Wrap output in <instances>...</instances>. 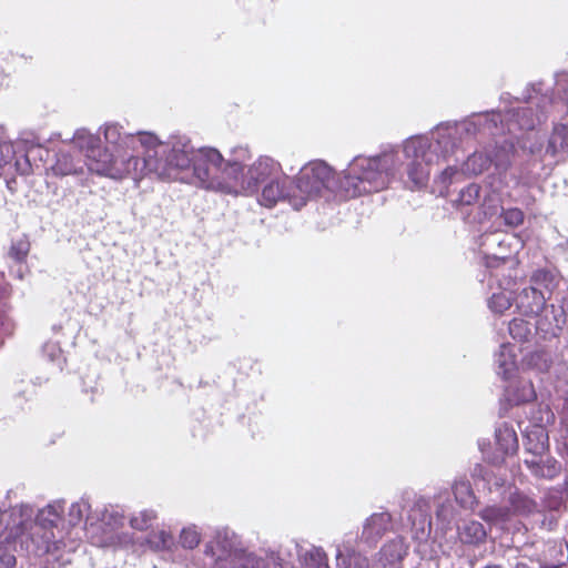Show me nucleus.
<instances>
[{
  "label": "nucleus",
  "instance_id": "obj_1",
  "mask_svg": "<svg viewBox=\"0 0 568 568\" xmlns=\"http://www.w3.org/2000/svg\"><path fill=\"white\" fill-rule=\"evenodd\" d=\"M521 99L526 105L509 111L506 116L496 110L473 113L460 122H440L430 135L406 139L407 186L410 190L426 186L432 166L448 161L465 140L498 136L506 130L511 133L515 126L531 131L559 110L552 89L544 81L529 83Z\"/></svg>",
  "mask_w": 568,
  "mask_h": 568
},
{
  "label": "nucleus",
  "instance_id": "obj_2",
  "mask_svg": "<svg viewBox=\"0 0 568 568\" xmlns=\"http://www.w3.org/2000/svg\"><path fill=\"white\" fill-rule=\"evenodd\" d=\"M407 163L404 145L402 151L388 146L374 156L357 155L341 174L322 160L311 161L301 168L294 181L297 196L293 199V209L301 210L311 197L348 199L382 191L403 171L407 173Z\"/></svg>",
  "mask_w": 568,
  "mask_h": 568
},
{
  "label": "nucleus",
  "instance_id": "obj_3",
  "mask_svg": "<svg viewBox=\"0 0 568 568\" xmlns=\"http://www.w3.org/2000/svg\"><path fill=\"white\" fill-rule=\"evenodd\" d=\"M246 155V148L239 146L232 150L231 158L224 160L219 150L210 146L196 149L191 162L190 183L206 190L224 193L234 192L233 179L239 176L241 160Z\"/></svg>",
  "mask_w": 568,
  "mask_h": 568
},
{
  "label": "nucleus",
  "instance_id": "obj_4",
  "mask_svg": "<svg viewBox=\"0 0 568 568\" xmlns=\"http://www.w3.org/2000/svg\"><path fill=\"white\" fill-rule=\"evenodd\" d=\"M196 149L185 135L171 136L168 141L148 143L141 156V179L152 173L161 179L186 180Z\"/></svg>",
  "mask_w": 568,
  "mask_h": 568
},
{
  "label": "nucleus",
  "instance_id": "obj_5",
  "mask_svg": "<svg viewBox=\"0 0 568 568\" xmlns=\"http://www.w3.org/2000/svg\"><path fill=\"white\" fill-rule=\"evenodd\" d=\"M287 568L278 551L270 550L260 557L240 547L234 532L219 530L204 547L205 568Z\"/></svg>",
  "mask_w": 568,
  "mask_h": 568
},
{
  "label": "nucleus",
  "instance_id": "obj_6",
  "mask_svg": "<svg viewBox=\"0 0 568 568\" xmlns=\"http://www.w3.org/2000/svg\"><path fill=\"white\" fill-rule=\"evenodd\" d=\"M141 156L129 152L116 153L110 146L100 145L91 151L85 160L87 173L92 172L114 180L131 178L134 182L141 180Z\"/></svg>",
  "mask_w": 568,
  "mask_h": 568
},
{
  "label": "nucleus",
  "instance_id": "obj_7",
  "mask_svg": "<svg viewBox=\"0 0 568 568\" xmlns=\"http://www.w3.org/2000/svg\"><path fill=\"white\" fill-rule=\"evenodd\" d=\"M248 159L250 152L246 149V155L241 160L239 176L234 178L232 182L234 190L240 186L246 194H256L262 184H266L283 173L280 162L270 156H260L244 171V163Z\"/></svg>",
  "mask_w": 568,
  "mask_h": 568
},
{
  "label": "nucleus",
  "instance_id": "obj_8",
  "mask_svg": "<svg viewBox=\"0 0 568 568\" xmlns=\"http://www.w3.org/2000/svg\"><path fill=\"white\" fill-rule=\"evenodd\" d=\"M63 510V505L58 503L48 505L37 513L31 536L33 540L40 538L37 546L38 552L50 554L59 549L58 545L62 539V534L58 527Z\"/></svg>",
  "mask_w": 568,
  "mask_h": 568
},
{
  "label": "nucleus",
  "instance_id": "obj_9",
  "mask_svg": "<svg viewBox=\"0 0 568 568\" xmlns=\"http://www.w3.org/2000/svg\"><path fill=\"white\" fill-rule=\"evenodd\" d=\"M495 444L496 449L490 450L486 449L490 446L489 442L484 439L478 442L484 459L494 466H500L507 457L515 455L519 448L517 433L513 424L503 422L496 426Z\"/></svg>",
  "mask_w": 568,
  "mask_h": 568
},
{
  "label": "nucleus",
  "instance_id": "obj_10",
  "mask_svg": "<svg viewBox=\"0 0 568 568\" xmlns=\"http://www.w3.org/2000/svg\"><path fill=\"white\" fill-rule=\"evenodd\" d=\"M118 123H106L104 125L105 142L111 145L116 153L125 151L142 156L145 145L154 142L155 135L150 132H138L135 134L125 133Z\"/></svg>",
  "mask_w": 568,
  "mask_h": 568
},
{
  "label": "nucleus",
  "instance_id": "obj_11",
  "mask_svg": "<svg viewBox=\"0 0 568 568\" xmlns=\"http://www.w3.org/2000/svg\"><path fill=\"white\" fill-rule=\"evenodd\" d=\"M294 182L282 173L280 176L264 184L260 203L266 207H273L278 201H287L293 206V199L297 196L294 192Z\"/></svg>",
  "mask_w": 568,
  "mask_h": 568
},
{
  "label": "nucleus",
  "instance_id": "obj_12",
  "mask_svg": "<svg viewBox=\"0 0 568 568\" xmlns=\"http://www.w3.org/2000/svg\"><path fill=\"white\" fill-rule=\"evenodd\" d=\"M392 527V515L387 511L372 514L363 524L359 541L373 548Z\"/></svg>",
  "mask_w": 568,
  "mask_h": 568
},
{
  "label": "nucleus",
  "instance_id": "obj_13",
  "mask_svg": "<svg viewBox=\"0 0 568 568\" xmlns=\"http://www.w3.org/2000/svg\"><path fill=\"white\" fill-rule=\"evenodd\" d=\"M408 546L403 537H395L388 540L374 559L377 568H402V562L407 555Z\"/></svg>",
  "mask_w": 568,
  "mask_h": 568
},
{
  "label": "nucleus",
  "instance_id": "obj_14",
  "mask_svg": "<svg viewBox=\"0 0 568 568\" xmlns=\"http://www.w3.org/2000/svg\"><path fill=\"white\" fill-rule=\"evenodd\" d=\"M550 300L536 286L524 287L516 296V307L521 315L537 316L547 308V301Z\"/></svg>",
  "mask_w": 568,
  "mask_h": 568
},
{
  "label": "nucleus",
  "instance_id": "obj_15",
  "mask_svg": "<svg viewBox=\"0 0 568 568\" xmlns=\"http://www.w3.org/2000/svg\"><path fill=\"white\" fill-rule=\"evenodd\" d=\"M57 160L51 166V170L57 176H75L80 182H83L87 176L85 161L75 159L69 152L60 151L55 155Z\"/></svg>",
  "mask_w": 568,
  "mask_h": 568
},
{
  "label": "nucleus",
  "instance_id": "obj_16",
  "mask_svg": "<svg viewBox=\"0 0 568 568\" xmlns=\"http://www.w3.org/2000/svg\"><path fill=\"white\" fill-rule=\"evenodd\" d=\"M457 534L462 545L471 548H479L487 541V529L477 520H464L457 527Z\"/></svg>",
  "mask_w": 568,
  "mask_h": 568
},
{
  "label": "nucleus",
  "instance_id": "obj_17",
  "mask_svg": "<svg viewBox=\"0 0 568 568\" xmlns=\"http://www.w3.org/2000/svg\"><path fill=\"white\" fill-rule=\"evenodd\" d=\"M515 346L503 343L495 354V371L504 381L511 379L517 372V361L514 353Z\"/></svg>",
  "mask_w": 568,
  "mask_h": 568
},
{
  "label": "nucleus",
  "instance_id": "obj_18",
  "mask_svg": "<svg viewBox=\"0 0 568 568\" xmlns=\"http://www.w3.org/2000/svg\"><path fill=\"white\" fill-rule=\"evenodd\" d=\"M336 568H371V559L348 544L336 547Z\"/></svg>",
  "mask_w": 568,
  "mask_h": 568
},
{
  "label": "nucleus",
  "instance_id": "obj_19",
  "mask_svg": "<svg viewBox=\"0 0 568 568\" xmlns=\"http://www.w3.org/2000/svg\"><path fill=\"white\" fill-rule=\"evenodd\" d=\"M487 149L491 159V166H495L498 174L505 173L510 166L515 154L514 143L505 138L501 141H497L494 146Z\"/></svg>",
  "mask_w": 568,
  "mask_h": 568
},
{
  "label": "nucleus",
  "instance_id": "obj_20",
  "mask_svg": "<svg viewBox=\"0 0 568 568\" xmlns=\"http://www.w3.org/2000/svg\"><path fill=\"white\" fill-rule=\"evenodd\" d=\"M505 236L500 233L484 234L480 247L485 254V263L488 268L497 267L507 261V255H498L495 250L503 247Z\"/></svg>",
  "mask_w": 568,
  "mask_h": 568
},
{
  "label": "nucleus",
  "instance_id": "obj_21",
  "mask_svg": "<svg viewBox=\"0 0 568 568\" xmlns=\"http://www.w3.org/2000/svg\"><path fill=\"white\" fill-rule=\"evenodd\" d=\"M473 477H480L485 483L487 489L493 493L496 491L500 497H504L506 491H510L514 487L509 480L500 474L486 469L480 464H476L471 470Z\"/></svg>",
  "mask_w": 568,
  "mask_h": 568
},
{
  "label": "nucleus",
  "instance_id": "obj_22",
  "mask_svg": "<svg viewBox=\"0 0 568 568\" xmlns=\"http://www.w3.org/2000/svg\"><path fill=\"white\" fill-rule=\"evenodd\" d=\"M525 464L534 476L544 479H552L558 476L561 470V464L559 462L551 457L542 458L541 455L526 459Z\"/></svg>",
  "mask_w": 568,
  "mask_h": 568
},
{
  "label": "nucleus",
  "instance_id": "obj_23",
  "mask_svg": "<svg viewBox=\"0 0 568 568\" xmlns=\"http://www.w3.org/2000/svg\"><path fill=\"white\" fill-rule=\"evenodd\" d=\"M552 158L568 154V125L555 123L545 151Z\"/></svg>",
  "mask_w": 568,
  "mask_h": 568
},
{
  "label": "nucleus",
  "instance_id": "obj_24",
  "mask_svg": "<svg viewBox=\"0 0 568 568\" xmlns=\"http://www.w3.org/2000/svg\"><path fill=\"white\" fill-rule=\"evenodd\" d=\"M478 516L490 527L503 528L511 518V510L503 505H488L479 510Z\"/></svg>",
  "mask_w": 568,
  "mask_h": 568
},
{
  "label": "nucleus",
  "instance_id": "obj_25",
  "mask_svg": "<svg viewBox=\"0 0 568 568\" xmlns=\"http://www.w3.org/2000/svg\"><path fill=\"white\" fill-rule=\"evenodd\" d=\"M453 494L455 497V501L464 509H473L475 505H477V497L471 488L470 481L460 477L456 479L453 484Z\"/></svg>",
  "mask_w": 568,
  "mask_h": 568
},
{
  "label": "nucleus",
  "instance_id": "obj_26",
  "mask_svg": "<svg viewBox=\"0 0 568 568\" xmlns=\"http://www.w3.org/2000/svg\"><path fill=\"white\" fill-rule=\"evenodd\" d=\"M491 166V159L488 149L475 151L462 165V172L468 175H479Z\"/></svg>",
  "mask_w": 568,
  "mask_h": 568
},
{
  "label": "nucleus",
  "instance_id": "obj_27",
  "mask_svg": "<svg viewBox=\"0 0 568 568\" xmlns=\"http://www.w3.org/2000/svg\"><path fill=\"white\" fill-rule=\"evenodd\" d=\"M507 500L513 509L511 514L530 515L537 511L538 508L537 503L531 497L516 487L508 493Z\"/></svg>",
  "mask_w": 568,
  "mask_h": 568
},
{
  "label": "nucleus",
  "instance_id": "obj_28",
  "mask_svg": "<svg viewBox=\"0 0 568 568\" xmlns=\"http://www.w3.org/2000/svg\"><path fill=\"white\" fill-rule=\"evenodd\" d=\"M435 516L442 528H446L454 520L456 508L447 491L438 494L435 497Z\"/></svg>",
  "mask_w": 568,
  "mask_h": 568
},
{
  "label": "nucleus",
  "instance_id": "obj_29",
  "mask_svg": "<svg viewBox=\"0 0 568 568\" xmlns=\"http://www.w3.org/2000/svg\"><path fill=\"white\" fill-rule=\"evenodd\" d=\"M507 400L513 405L530 403L536 399V392L528 381H520L516 386L506 389Z\"/></svg>",
  "mask_w": 568,
  "mask_h": 568
},
{
  "label": "nucleus",
  "instance_id": "obj_30",
  "mask_svg": "<svg viewBox=\"0 0 568 568\" xmlns=\"http://www.w3.org/2000/svg\"><path fill=\"white\" fill-rule=\"evenodd\" d=\"M530 286L541 290L546 296L551 297L554 290L557 287L558 281L556 274L547 268H538L530 276Z\"/></svg>",
  "mask_w": 568,
  "mask_h": 568
},
{
  "label": "nucleus",
  "instance_id": "obj_31",
  "mask_svg": "<svg viewBox=\"0 0 568 568\" xmlns=\"http://www.w3.org/2000/svg\"><path fill=\"white\" fill-rule=\"evenodd\" d=\"M525 438L526 450L531 453L534 457L540 456L548 447V435L541 427L528 432Z\"/></svg>",
  "mask_w": 568,
  "mask_h": 568
},
{
  "label": "nucleus",
  "instance_id": "obj_32",
  "mask_svg": "<svg viewBox=\"0 0 568 568\" xmlns=\"http://www.w3.org/2000/svg\"><path fill=\"white\" fill-rule=\"evenodd\" d=\"M73 143L82 152L88 160L91 151L98 149L101 145V140L98 135L92 134L85 129L77 130L73 136Z\"/></svg>",
  "mask_w": 568,
  "mask_h": 568
},
{
  "label": "nucleus",
  "instance_id": "obj_33",
  "mask_svg": "<svg viewBox=\"0 0 568 568\" xmlns=\"http://www.w3.org/2000/svg\"><path fill=\"white\" fill-rule=\"evenodd\" d=\"M525 361L528 367L539 373L548 372L552 365L551 353L544 348L527 354Z\"/></svg>",
  "mask_w": 568,
  "mask_h": 568
},
{
  "label": "nucleus",
  "instance_id": "obj_34",
  "mask_svg": "<svg viewBox=\"0 0 568 568\" xmlns=\"http://www.w3.org/2000/svg\"><path fill=\"white\" fill-rule=\"evenodd\" d=\"M566 509L564 494L558 489L548 490L541 499V510L548 513L562 514Z\"/></svg>",
  "mask_w": 568,
  "mask_h": 568
},
{
  "label": "nucleus",
  "instance_id": "obj_35",
  "mask_svg": "<svg viewBox=\"0 0 568 568\" xmlns=\"http://www.w3.org/2000/svg\"><path fill=\"white\" fill-rule=\"evenodd\" d=\"M535 327V325L521 318H514L508 324L510 336L518 342L529 341V338L532 336V329Z\"/></svg>",
  "mask_w": 568,
  "mask_h": 568
},
{
  "label": "nucleus",
  "instance_id": "obj_36",
  "mask_svg": "<svg viewBox=\"0 0 568 568\" xmlns=\"http://www.w3.org/2000/svg\"><path fill=\"white\" fill-rule=\"evenodd\" d=\"M145 544L153 551H163L169 550L173 546L174 538L170 532L165 530H159L151 532L146 537Z\"/></svg>",
  "mask_w": 568,
  "mask_h": 568
},
{
  "label": "nucleus",
  "instance_id": "obj_37",
  "mask_svg": "<svg viewBox=\"0 0 568 568\" xmlns=\"http://www.w3.org/2000/svg\"><path fill=\"white\" fill-rule=\"evenodd\" d=\"M481 187L479 184L470 183L466 187L462 189L453 203L457 207L469 206L475 204L480 194Z\"/></svg>",
  "mask_w": 568,
  "mask_h": 568
},
{
  "label": "nucleus",
  "instance_id": "obj_38",
  "mask_svg": "<svg viewBox=\"0 0 568 568\" xmlns=\"http://www.w3.org/2000/svg\"><path fill=\"white\" fill-rule=\"evenodd\" d=\"M541 558L548 561L558 562L565 567L567 562V555L565 552V546L561 541H548L546 549L542 551Z\"/></svg>",
  "mask_w": 568,
  "mask_h": 568
},
{
  "label": "nucleus",
  "instance_id": "obj_39",
  "mask_svg": "<svg viewBox=\"0 0 568 568\" xmlns=\"http://www.w3.org/2000/svg\"><path fill=\"white\" fill-rule=\"evenodd\" d=\"M158 515L153 509H143L130 518V526L135 530H146L153 526Z\"/></svg>",
  "mask_w": 568,
  "mask_h": 568
},
{
  "label": "nucleus",
  "instance_id": "obj_40",
  "mask_svg": "<svg viewBox=\"0 0 568 568\" xmlns=\"http://www.w3.org/2000/svg\"><path fill=\"white\" fill-rule=\"evenodd\" d=\"M555 90L560 95L558 113L562 112L566 108L568 110V73L559 71L555 73Z\"/></svg>",
  "mask_w": 568,
  "mask_h": 568
},
{
  "label": "nucleus",
  "instance_id": "obj_41",
  "mask_svg": "<svg viewBox=\"0 0 568 568\" xmlns=\"http://www.w3.org/2000/svg\"><path fill=\"white\" fill-rule=\"evenodd\" d=\"M14 148L9 142H0V178L7 170H11L17 162H14Z\"/></svg>",
  "mask_w": 568,
  "mask_h": 568
},
{
  "label": "nucleus",
  "instance_id": "obj_42",
  "mask_svg": "<svg viewBox=\"0 0 568 568\" xmlns=\"http://www.w3.org/2000/svg\"><path fill=\"white\" fill-rule=\"evenodd\" d=\"M42 355L48 358V361L57 364L60 368H62V363L64 358L62 356V349L60 347L59 341H48L42 345Z\"/></svg>",
  "mask_w": 568,
  "mask_h": 568
},
{
  "label": "nucleus",
  "instance_id": "obj_43",
  "mask_svg": "<svg viewBox=\"0 0 568 568\" xmlns=\"http://www.w3.org/2000/svg\"><path fill=\"white\" fill-rule=\"evenodd\" d=\"M90 505L85 500H80L71 504L68 513V524L75 527L83 520L84 514L89 510Z\"/></svg>",
  "mask_w": 568,
  "mask_h": 568
},
{
  "label": "nucleus",
  "instance_id": "obj_44",
  "mask_svg": "<svg viewBox=\"0 0 568 568\" xmlns=\"http://www.w3.org/2000/svg\"><path fill=\"white\" fill-rule=\"evenodd\" d=\"M511 306V297L510 294L500 292L495 293L488 300V307L491 312L503 314Z\"/></svg>",
  "mask_w": 568,
  "mask_h": 568
},
{
  "label": "nucleus",
  "instance_id": "obj_45",
  "mask_svg": "<svg viewBox=\"0 0 568 568\" xmlns=\"http://www.w3.org/2000/svg\"><path fill=\"white\" fill-rule=\"evenodd\" d=\"M500 217L509 227H517L524 223L525 214L519 207L501 209Z\"/></svg>",
  "mask_w": 568,
  "mask_h": 568
},
{
  "label": "nucleus",
  "instance_id": "obj_46",
  "mask_svg": "<svg viewBox=\"0 0 568 568\" xmlns=\"http://www.w3.org/2000/svg\"><path fill=\"white\" fill-rule=\"evenodd\" d=\"M308 568H329L328 558L322 548L314 547L306 552Z\"/></svg>",
  "mask_w": 568,
  "mask_h": 568
},
{
  "label": "nucleus",
  "instance_id": "obj_47",
  "mask_svg": "<svg viewBox=\"0 0 568 568\" xmlns=\"http://www.w3.org/2000/svg\"><path fill=\"white\" fill-rule=\"evenodd\" d=\"M30 251V243L27 239H19L11 243L9 256L18 263L26 260Z\"/></svg>",
  "mask_w": 568,
  "mask_h": 568
},
{
  "label": "nucleus",
  "instance_id": "obj_48",
  "mask_svg": "<svg viewBox=\"0 0 568 568\" xmlns=\"http://www.w3.org/2000/svg\"><path fill=\"white\" fill-rule=\"evenodd\" d=\"M200 532L194 526L183 528L180 534V544L185 549H194L200 544Z\"/></svg>",
  "mask_w": 568,
  "mask_h": 568
},
{
  "label": "nucleus",
  "instance_id": "obj_49",
  "mask_svg": "<svg viewBox=\"0 0 568 568\" xmlns=\"http://www.w3.org/2000/svg\"><path fill=\"white\" fill-rule=\"evenodd\" d=\"M538 513L542 516V519L540 520L541 528L552 531L558 527L559 518L561 516L560 514L542 510H538Z\"/></svg>",
  "mask_w": 568,
  "mask_h": 568
},
{
  "label": "nucleus",
  "instance_id": "obj_50",
  "mask_svg": "<svg viewBox=\"0 0 568 568\" xmlns=\"http://www.w3.org/2000/svg\"><path fill=\"white\" fill-rule=\"evenodd\" d=\"M460 172L455 165H447L439 174L438 181L443 184L444 187H448V185L454 181V179L459 175Z\"/></svg>",
  "mask_w": 568,
  "mask_h": 568
},
{
  "label": "nucleus",
  "instance_id": "obj_51",
  "mask_svg": "<svg viewBox=\"0 0 568 568\" xmlns=\"http://www.w3.org/2000/svg\"><path fill=\"white\" fill-rule=\"evenodd\" d=\"M0 568H17V558L7 548H0Z\"/></svg>",
  "mask_w": 568,
  "mask_h": 568
},
{
  "label": "nucleus",
  "instance_id": "obj_52",
  "mask_svg": "<svg viewBox=\"0 0 568 568\" xmlns=\"http://www.w3.org/2000/svg\"><path fill=\"white\" fill-rule=\"evenodd\" d=\"M507 560L510 568H532L530 565L532 561L523 556L514 557V561H511L510 558H508Z\"/></svg>",
  "mask_w": 568,
  "mask_h": 568
},
{
  "label": "nucleus",
  "instance_id": "obj_53",
  "mask_svg": "<svg viewBox=\"0 0 568 568\" xmlns=\"http://www.w3.org/2000/svg\"><path fill=\"white\" fill-rule=\"evenodd\" d=\"M564 412H565L566 419L568 422V392H567V395H566V397L564 399ZM562 454H564L565 457L568 458V435H567V438L565 439V443H564Z\"/></svg>",
  "mask_w": 568,
  "mask_h": 568
},
{
  "label": "nucleus",
  "instance_id": "obj_54",
  "mask_svg": "<svg viewBox=\"0 0 568 568\" xmlns=\"http://www.w3.org/2000/svg\"><path fill=\"white\" fill-rule=\"evenodd\" d=\"M539 568H564V567L560 566V564H558V562H554V560L548 561V560L540 558Z\"/></svg>",
  "mask_w": 568,
  "mask_h": 568
},
{
  "label": "nucleus",
  "instance_id": "obj_55",
  "mask_svg": "<svg viewBox=\"0 0 568 568\" xmlns=\"http://www.w3.org/2000/svg\"><path fill=\"white\" fill-rule=\"evenodd\" d=\"M554 321H555L556 328L561 329V325L565 323V316H564L562 310L560 311V314H558V315L554 314Z\"/></svg>",
  "mask_w": 568,
  "mask_h": 568
},
{
  "label": "nucleus",
  "instance_id": "obj_56",
  "mask_svg": "<svg viewBox=\"0 0 568 568\" xmlns=\"http://www.w3.org/2000/svg\"><path fill=\"white\" fill-rule=\"evenodd\" d=\"M495 252L498 254V255H507V260L510 257V248L508 245H506L505 243L503 244V247H498L497 250H495Z\"/></svg>",
  "mask_w": 568,
  "mask_h": 568
},
{
  "label": "nucleus",
  "instance_id": "obj_57",
  "mask_svg": "<svg viewBox=\"0 0 568 568\" xmlns=\"http://www.w3.org/2000/svg\"><path fill=\"white\" fill-rule=\"evenodd\" d=\"M21 517H26L29 519L32 515V509L29 506H21L20 507Z\"/></svg>",
  "mask_w": 568,
  "mask_h": 568
},
{
  "label": "nucleus",
  "instance_id": "obj_58",
  "mask_svg": "<svg viewBox=\"0 0 568 568\" xmlns=\"http://www.w3.org/2000/svg\"><path fill=\"white\" fill-rule=\"evenodd\" d=\"M61 329H62V326H61V325H57V324H54V325L52 326V331H53V333H54V334H58Z\"/></svg>",
  "mask_w": 568,
  "mask_h": 568
},
{
  "label": "nucleus",
  "instance_id": "obj_59",
  "mask_svg": "<svg viewBox=\"0 0 568 568\" xmlns=\"http://www.w3.org/2000/svg\"><path fill=\"white\" fill-rule=\"evenodd\" d=\"M566 548H567V554H566V555H567V558H566V559H567V561H568V542L566 544Z\"/></svg>",
  "mask_w": 568,
  "mask_h": 568
},
{
  "label": "nucleus",
  "instance_id": "obj_60",
  "mask_svg": "<svg viewBox=\"0 0 568 568\" xmlns=\"http://www.w3.org/2000/svg\"><path fill=\"white\" fill-rule=\"evenodd\" d=\"M23 524H24V519H21V520L19 521V525H23Z\"/></svg>",
  "mask_w": 568,
  "mask_h": 568
},
{
  "label": "nucleus",
  "instance_id": "obj_61",
  "mask_svg": "<svg viewBox=\"0 0 568 568\" xmlns=\"http://www.w3.org/2000/svg\"><path fill=\"white\" fill-rule=\"evenodd\" d=\"M552 313H555V305H550Z\"/></svg>",
  "mask_w": 568,
  "mask_h": 568
}]
</instances>
